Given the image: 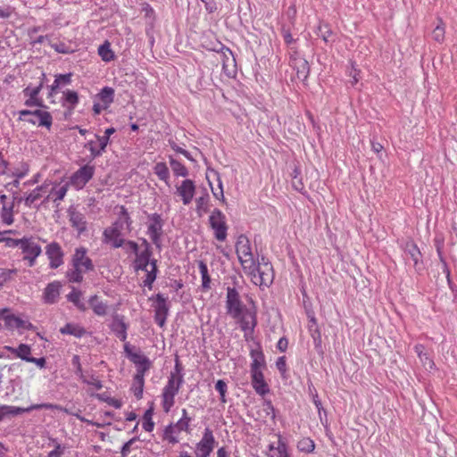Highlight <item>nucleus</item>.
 I'll use <instances>...</instances> for the list:
<instances>
[{
  "mask_svg": "<svg viewBox=\"0 0 457 457\" xmlns=\"http://www.w3.org/2000/svg\"><path fill=\"white\" fill-rule=\"evenodd\" d=\"M175 432H178L177 428H175V425L170 424V425L167 426L164 429V435H163L164 439L168 440L171 444L178 443L179 442L178 438L175 436H173V434Z\"/></svg>",
  "mask_w": 457,
  "mask_h": 457,
  "instance_id": "obj_54",
  "label": "nucleus"
},
{
  "mask_svg": "<svg viewBox=\"0 0 457 457\" xmlns=\"http://www.w3.org/2000/svg\"><path fill=\"white\" fill-rule=\"evenodd\" d=\"M94 396L102 402L107 403L109 405H112L116 409H120L122 405L120 400L112 398L108 396L105 393L96 394Z\"/></svg>",
  "mask_w": 457,
  "mask_h": 457,
  "instance_id": "obj_51",
  "label": "nucleus"
},
{
  "mask_svg": "<svg viewBox=\"0 0 457 457\" xmlns=\"http://www.w3.org/2000/svg\"><path fill=\"white\" fill-rule=\"evenodd\" d=\"M250 373L252 386L259 395L264 396L270 392V387L264 379L262 370L250 371Z\"/></svg>",
  "mask_w": 457,
  "mask_h": 457,
  "instance_id": "obj_20",
  "label": "nucleus"
},
{
  "mask_svg": "<svg viewBox=\"0 0 457 457\" xmlns=\"http://www.w3.org/2000/svg\"><path fill=\"white\" fill-rule=\"evenodd\" d=\"M71 364L74 367V373L82 379L85 376L83 374L82 366L80 363V357L78 354L73 355Z\"/></svg>",
  "mask_w": 457,
  "mask_h": 457,
  "instance_id": "obj_59",
  "label": "nucleus"
},
{
  "mask_svg": "<svg viewBox=\"0 0 457 457\" xmlns=\"http://www.w3.org/2000/svg\"><path fill=\"white\" fill-rule=\"evenodd\" d=\"M62 287V283L58 280L47 284L43 293L44 302L47 304L55 303L59 299Z\"/></svg>",
  "mask_w": 457,
  "mask_h": 457,
  "instance_id": "obj_21",
  "label": "nucleus"
},
{
  "mask_svg": "<svg viewBox=\"0 0 457 457\" xmlns=\"http://www.w3.org/2000/svg\"><path fill=\"white\" fill-rule=\"evenodd\" d=\"M60 333L62 335H71L77 338H81L87 334L85 328L76 323H66L60 328Z\"/></svg>",
  "mask_w": 457,
  "mask_h": 457,
  "instance_id": "obj_29",
  "label": "nucleus"
},
{
  "mask_svg": "<svg viewBox=\"0 0 457 457\" xmlns=\"http://www.w3.org/2000/svg\"><path fill=\"white\" fill-rule=\"evenodd\" d=\"M154 172L159 178V179L169 185L170 171L165 162H157L154 167Z\"/></svg>",
  "mask_w": 457,
  "mask_h": 457,
  "instance_id": "obj_41",
  "label": "nucleus"
},
{
  "mask_svg": "<svg viewBox=\"0 0 457 457\" xmlns=\"http://www.w3.org/2000/svg\"><path fill=\"white\" fill-rule=\"evenodd\" d=\"M148 227H147V234L149 235L153 244L156 246L158 250L162 249V236L163 234V225L164 220L162 218V215L159 213H152L148 214Z\"/></svg>",
  "mask_w": 457,
  "mask_h": 457,
  "instance_id": "obj_4",
  "label": "nucleus"
},
{
  "mask_svg": "<svg viewBox=\"0 0 457 457\" xmlns=\"http://www.w3.org/2000/svg\"><path fill=\"white\" fill-rule=\"evenodd\" d=\"M63 102L62 105L65 106V103L69 104L70 112H72L76 105L79 104V98L76 91L66 90L63 92Z\"/></svg>",
  "mask_w": 457,
  "mask_h": 457,
  "instance_id": "obj_38",
  "label": "nucleus"
},
{
  "mask_svg": "<svg viewBox=\"0 0 457 457\" xmlns=\"http://www.w3.org/2000/svg\"><path fill=\"white\" fill-rule=\"evenodd\" d=\"M238 320L240 328L245 333H253L257 326L256 312L250 309H245L241 316L236 318Z\"/></svg>",
  "mask_w": 457,
  "mask_h": 457,
  "instance_id": "obj_14",
  "label": "nucleus"
},
{
  "mask_svg": "<svg viewBox=\"0 0 457 457\" xmlns=\"http://www.w3.org/2000/svg\"><path fill=\"white\" fill-rule=\"evenodd\" d=\"M7 351L22 361H29L31 357V347L27 344H20L17 347L6 346Z\"/></svg>",
  "mask_w": 457,
  "mask_h": 457,
  "instance_id": "obj_27",
  "label": "nucleus"
},
{
  "mask_svg": "<svg viewBox=\"0 0 457 457\" xmlns=\"http://www.w3.org/2000/svg\"><path fill=\"white\" fill-rule=\"evenodd\" d=\"M98 54L100 55L102 60L106 62H111L115 58V54L111 48V44L107 40L99 46Z\"/></svg>",
  "mask_w": 457,
  "mask_h": 457,
  "instance_id": "obj_39",
  "label": "nucleus"
},
{
  "mask_svg": "<svg viewBox=\"0 0 457 457\" xmlns=\"http://www.w3.org/2000/svg\"><path fill=\"white\" fill-rule=\"evenodd\" d=\"M215 389L220 394V402L223 403H227V399H226V393L228 390L227 383L223 379L217 380V382L215 383Z\"/></svg>",
  "mask_w": 457,
  "mask_h": 457,
  "instance_id": "obj_52",
  "label": "nucleus"
},
{
  "mask_svg": "<svg viewBox=\"0 0 457 457\" xmlns=\"http://www.w3.org/2000/svg\"><path fill=\"white\" fill-rule=\"evenodd\" d=\"M311 337L313 340L314 348L319 354H323L321 333L319 328H311Z\"/></svg>",
  "mask_w": 457,
  "mask_h": 457,
  "instance_id": "obj_44",
  "label": "nucleus"
},
{
  "mask_svg": "<svg viewBox=\"0 0 457 457\" xmlns=\"http://www.w3.org/2000/svg\"><path fill=\"white\" fill-rule=\"evenodd\" d=\"M87 249L80 246L75 249L71 256V269L66 271V278L71 283H81L83 281V273L93 271L95 265L93 261L87 255Z\"/></svg>",
  "mask_w": 457,
  "mask_h": 457,
  "instance_id": "obj_1",
  "label": "nucleus"
},
{
  "mask_svg": "<svg viewBox=\"0 0 457 457\" xmlns=\"http://www.w3.org/2000/svg\"><path fill=\"white\" fill-rule=\"evenodd\" d=\"M145 272H146V275H145V278L143 281V286L147 287L148 289H152L153 284L157 278V273H155L154 270H148Z\"/></svg>",
  "mask_w": 457,
  "mask_h": 457,
  "instance_id": "obj_60",
  "label": "nucleus"
},
{
  "mask_svg": "<svg viewBox=\"0 0 457 457\" xmlns=\"http://www.w3.org/2000/svg\"><path fill=\"white\" fill-rule=\"evenodd\" d=\"M216 444L213 432L210 428H205L202 439L195 445V457H210Z\"/></svg>",
  "mask_w": 457,
  "mask_h": 457,
  "instance_id": "obj_8",
  "label": "nucleus"
},
{
  "mask_svg": "<svg viewBox=\"0 0 457 457\" xmlns=\"http://www.w3.org/2000/svg\"><path fill=\"white\" fill-rule=\"evenodd\" d=\"M46 254L49 259L51 269H57L63 263L64 253L57 242H52L46 247Z\"/></svg>",
  "mask_w": 457,
  "mask_h": 457,
  "instance_id": "obj_12",
  "label": "nucleus"
},
{
  "mask_svg": "<svg viewBox=\"0 0 457 457\" xmlns=\"http://www.w3.org/2000/svg\"><path fill=\"white\" fill-rule=\"evenodd\" d=\"M293 179H292V187L296 190L301 192L304 189L303 183L302 182V179L300 176V171L298 169H295L292 173Z\"/></svg>",
  "mask_w": 457,
  "mask_h": 457,
  "instance_id": "obj_53",
  "label": "nucleus"
},
{
  "mask_svg": "<svg viewBox=\"0 0 457 457\" xmlns=\"http://www.w3.org/2000/svg\"><path fill=\"white\" fill-rule=\"evenodd\" d=\"M19 113V120L27 121L29 124L36 125L37 121L32 119H27V116H36L38 118L37 126L45 127L47 129H50L53 124V117L52 114L46 111V108H38L36 110H29L23 109L18 112Z\"/></svg>",
  "mask_w": 457,
  "mask_h": 457,
  "instance_id": "obj_3",
  "label": "nucleus"
},
{
  "mask_svg": "<svg viewBox=\"0 0 457 457\" xmlns=\"http://www.w3.org/2000/svg\"><path fill=\"white\" fill-rule=\"evenodd\" d=\"M277 436L278 445L276 447V451L278 453V457H290L287 440L280 434H278Z\"/></svg>",
  "mask_w": 457,
  "mask_h": 457,
  "instance_id": "obj_49",
  "label": "nucleus"
},
{
  "mask_svg": "<svg viewBox=\"0 0 457 457\" xmlns=\"http://www.w3.org/2000/svg\"><path fill=\"white\" fill-rule=\"evenodd\" d=\"M29 170V164L27 162H21L20 168L16 169L12 172V175L13 177H16L17 179H22L23 177H25L28 174Z\"/></svg>",
  "mask_w": 457,
  "mask_h": 457,
  "instance_id": "obj_61",
  "label": "nucleus"
},
{
  "mask_svg": "<svg viewBox=\"0 0 457 457\" xmlns=\"http://www.w3.org/2000/svg\"><path fill=\"white\" fill-rule=\"evenodd\" d=\"M115 129L111 127L105 129L104 136L96 135V137L98 141L99 146L103 152H105L106 146L109 144L110 137L115 132Z\"/></svg>",
  "mask_w": 457,
  "mask_h": 457,
  "instance_id": "obj_47",
  "label": "nucleus"
},
{
  "mask_svg": "<svg viewBox=\"0 0 457 457\" xmlns=\"http://www.w3.org/2000/svg\"><path fill=\"white\" fill-rule=\"evenodd\" d=\"M154 407L153 404L145 411L143 416L142 427L147 432H152L154 428V422L153 421Z\"/></svg>",
  "mask_w": 457,
  "mask_h": 457,
  "instance_id": "obj_43",
  "label": "nucleus"
},
{
  "mask_svg": "<svg viewBox=\"0 0 457 457\" xmlns=\"http://www.w3.org/2000/svg\"><path fill=\"white\" fill-rule=\"evenodd\" d=\"M236 252H237L238 258L242 254L249 255V256L253 255L250 241L245 235L241 234L237 237V240L236 243Z\"/></svg>",
  "mask_w": 457,
  "mask_h": 457,
  "instance_id": "obj_30",
  "label": "nucleus"
},
{
  "mask_svg": "<svg viewBox=\"0 0 457 457\" xmlns=\"http://www.w3.org/2000/svg\"><path fill=\"white\" fill-rule=\"evenodd\" d=\"M21 249L25 253L24 256L40 255L42 253L41 246L31 237H24V243H22Z\"/></svg>",
  "mask_w": 457,
  "mask_h": 457,
  "instance_id": "obj_26",
  "label": "nucleus"
},
{
  "mask_svg": "<svg viewBox=\"0 0 457 457\" xmlns=\"http://www.w3.org/2000/svg\"><path fill=\"white\" fill-rule=\"evenodd\" d=\"M1 241L3 243H5V245L7 247H17V246H21L22 243H24V237L22 238H20V239H16V238H12V237H2Z\"/></svg>",
  "mask_w": 457,
  "mask_h": 457,
  "instance_id": "obj_64",
  "label": "nucleus"
},
{
  "mask_svg": "<svg viewBox=\"0 0 457 457\" xmlns=\"http://www.w3.org/2000/svg\"><path fill=\"white\" fill-rule=\"evenodd\" d=\"M404 252L408 258L413 262V267L416 271L420 272L423 270L422 254L413 241L405 243Z\"/></svg>",
  "mask_w": 457,
  "mask_h": 457,
  "instance_id": "obj_16",
  "label": "nucleus"
},
{
  "mask_svg": "<svg viewBox=\"0 0 457 457\" xmlns=\"http://www.w3.org/2000/svg\"><path fill=\"white\" fill-rule=\"evenodd\" d=\"M130 361L137 366L136 374L145 375L152 366V362L148 357L138 352L137 354L130 355Z\"/></svg>",
  "mask_w": 457,
  "mask_h": 457,
  "instance_id": "obj_24",
  "label": "nucleus"
},
{
  "mask_svg": "<svg viewBox=\"0 0 457 457\" xmlns=\"http://www.w3.org/2000/svg\"><path fill=\"white\" fill-rule=\"evenodd\" d=\"M294 70L296 71V77L299 80L304 82L310 74V65L309 62L302 57H294L292 58V66Z\"/></svg>",
  "mask_w": 457,
  "mask_h": 457,
  "instance_id": "obj_23",
  "label": "nucleus"
},
{
  "mask_svg": "<svg viewBox=\"0 0 457 457\" xmlns=\"http://www.w3.org/2000/svg\"><path fill=\"white\" fill-rule=\"evenodd\" d=\"M414 350L424 366H426L429 369H433L435 367V362L429 357L428 353L427 352H425V346L423 345H421V344L416 345L414 346Z\"/></svg>",
  "mask_w": 457,
  "mask_h": 457,
  "instance_id": "obj_36",
  "label": "nucleus"
},
{
  "mask_svg": "<svg viewBox=\"0 0 457 457\" xmlns=\"http://www.w3.org/2000/svg\"><path fill=\"white\" fill-rule=\"evenodd\" d=\"M46 187L47 186L46 184H43L33 189V191L24 199L25 205L31 207L37 200L41 198V192L44 191Z\"/></svg>",
  "mask_w": 457,
  "mask_h": 457,
  "instance_id": "obj_42",
  "label": "nucleus"
},
{
  "mask_svg": "<svg viewBox=\"0 0 457 457\" xmlns=\"http://www.w3.org/2000/svg\"><path fill=\"white\" fill-rule=\"evenodd\" d=\"M169 162L173 174L176 177L187 178L189 174L187 168L172 156H169Z\"/></svg>",
  "mask_w": 457,
  "mask_h": 457,
  "instance_id": "obj_33",
  "label": "nucleus"
},
{
  "mask_svg": "<svg viewBox=\"0 0 457 457\" xmlns=\"http://www.w3.org/2000/svg\"><path fill=\"white\" fill-rule=\"evenodd\" d=\"M256 347L252 348L250 351V357L252 362L250 365V371L262 370L266 368L265 356L260 343H256Z\"/></svg>",
  "mask_w": 457,
  "mask_h": 457,
  "instance_id": "obj_17",
  "label": "nucleus"
},
{
  "mask_svg": "<svg viewBox=\"0 0 457 457\" xmlns=\"http://www.w3.org/2000/svg\"><path fill=\"white\" fill-rule=\"evenodd\" d=\"M88 303L95 314L98 316H104L107 314L108 306L105 303L100 301V298L97 295L90 296L88 299Z\"/></svg>",
  "mask_w": 457,
  "mask_h": 457,
  "instance_id": "obj_31",
  "label": "nucleus"
},
{
  "mask_svg": "<svg viewBox=\"0 0 457 457\" xmlns=\"http://www.w3.org/2000/svg\"><path fill=\"white\" fill-rule=\"evenodd\" d=\"M81 295L82 292L73 287L71 292L67 295V300L72 303L79 311L85 312L87 307L80 300Z\"/></svg>",
  "mask_w": 457,
  "mask_h": 457,
  "instance_id": "obj_40",
  "label": "nucleus"
},
{
  "mask_svg": "<svg viewBox=\"0 0 457 457\" xmlns=\"http://www.w3.org/2000/svg\"><path fill=\"white\" fill-rule=\"evenodd\" d=\"M9 310L4 308L0 310V319L5 321L7 326H14L17 328L27 330H35L36 327L29 320H24L14 314L8 313Z\"/></svg>",
  "mask_w": 457,
  "mask_h": 457,
  "instance_id": "obj_13",
  "label": "nucleus"
},
{
  "mask_svg": "<svg viewBox=\"0 0 457 457\" xmlns=\"http://www.w3.org/2000/svg\"><path fill=\"white\" fill-rule=\"evenodd\" d=\"M219 46L220 48H213V51H216L217 53H221L223 69H226L230 56L232 57V61L235 62L234 54L233 52L228 46L222 45L220 42H219Z\"/></svg>",
  "mask_w": 457,
  "mask_h": 457,
  "instance_id": "obj_45",
  "label": "nucleus"
},
{
  "mask_svg": "<svg viewBox=\"0 0 457 457\" xmlns=\"http://www.w3.org/2000/svg\"><path fill=\"white\" fill-rule=\"evenodd\" d=\"M43 88V82L38 81V84L32 87L30 85L26 87L22 93L27 99L24 102V105L27 107H37V108H46L48 106L45 104L44 99L39 96L41 90Z\"/></svg>",
  "mask_w": 457,
  "mask_h": 457,
  "instance_id": "obj_9",
  "label": "nucleus"
},
{
  "mask_svg": "<svg viewBox=\"0 0 457 457\" xmlns=\"http://www.w3.org/2000/svg\"><path fill=\"white\" fill-rule=\"evenodd\" d=\"M122 222L115 221L111 227L106 228L103 232V242L111 244L113 248L121 247L125 239L121 238Z\"/></svg>",
  "mask_w": 457,
  "mask_h": 457,
  "instance_id": "obj_10",
  "label": "nucleus"
},
{
  "mask_svg": "<svg viewBox=\"0 0 457 457\" xmlns=\"http://www.w3.org/2000/svg\"><path fill=\"white\" fill-rule=\"evenodd\" d=\"M72 76L73 74L71 72L66 74H56L54 75V83L57 85L59 89H61L62 87L68 86L71 83Z\"/></svg>",
  "mask_w": 457,
  "mask_h": 457,
  "instance_id": "obj_50",
  "label": "nucleus"
},
{
  "mask_svg": "<svg viewBox=\"0 0 457 457\" xmlns=\"http://www.w3.org/2000/svg\"><path fill=\"white\" fill-rule=\"evenodd\" d=\"M263 411H265L267 416H270L271 420H275L276 418V410L270 400L264 399L263 401Z\"/></svg>",
  "mask_w": 457,
  "mask_h": 457,
  "instance_id": "obj_62",
  "label": "nucleus"
},
{
  "mask_svg": "<svg viewBox=\"0 0 457 457\" xmlns=\"http://www.w3.org/2000/svg\"><path fill=\"white\" fill-rule=\"evenodd\" d=\"M227 313L232 318L241 316L245 309H247L242 303L238 291L235 287L227 288L226 297Z\"/></svg>",
  "mask_w": 457,
  "mask_h": 457,
  "instance_id": "obj_5",
  "label": "nucleus"
},
{
  "mask_svg": "<svg viewBox=\"0 0 457 457\" xmlns=\"http://www.w3.org/2000/svg\"><path fill=\"white\" fill-rule=\"evenodd\" d=\"M137 258L135 260V270H144L147 271V267L151 262V257L153 255L152 250H144L140 253L136 254Z\"/></svg>",
  "mask_w": 457,
  "mask_h": 457,
  "instance_id": "obj_28",
  "label": "nucleus"
},
{
  "mask_svg": "<svg viewBox=\"0 0 457 457\" xmlns=\"http://www.w3.org/2000/svg\"><path fill=\"white\" fill-rule=\"evenodd\" d=\"M149 300L154 301L153 304L154 308V314L169 315L170 303H168V298L162 294L158 293L154 296H151Z\"/></svg>",
  "mask_w": 457,
  "mask_h": 457,
  "instance_id": "obj_25",
  "label": "nucleus"
},
{
  "mask_svg": "<svg viewBox=\"0 0 457 457\" xmlns=\"http://www.w3.org/2000/svg\"><path fill=\"white\" fill-rule=\"evenodd\" d=\"M95 174V166L85 164L75 171L70 178V183L77 189L83 188Z\"/></svg>",
  "mask_w": 457,
  "mask_h": 457,
  "instance_id": "obj_11",
  "label": "nucleus"
},
{
  "mask_svg": "<svg viewBox=\"0 0 457 457\" xmlns=\"http://www.w3.org/2000/svg\"><path fill=\"white\" fill-rule=\"evenodd\" d=\"M145 375L140 374H135L133 378V384L131 390L134 393L135 397L137 400L142 399L143 397V392H144V386H145Z\"/></svg>",
  "mask_w": 457,
  "mask_h": 457,
  "instance_id": "obj_34",
  "label": "nucleus"
},
{
  "mask_svg": "<svg viewBox=\"0 0 457 457\" xmlns=\"http://www.w3.org/2000/svg\"><path fill=\"white\" fill-rule=\"evenodd\" d=\"M169 145L172 150L176 153L183 154L187 160L190 162H195V160L193 158L191 154L187 151L178 145L174 141L169 140Z\"/></svg>",
  "mask_w": 457,
  "mask_h": 457,
  "instance_id": "obj_58",
  "label": "nucleus"
},
{
  "mask_svg": "<svg viewBox=\"0 0 457 457\" xmlns=\"http://www.w3.org/2000/svg\"><path fill=\"white\" fill-rule=\"evenodd\" d=\"M297 449L302 453H311L315 449V444L311 438L304 437L297 443Z\"/></svg>",
  "mask_w": 457,
  "mask_h": 457,
  "instance_id": "obj_48",
  "label": "nucleus"
},
{
  "mask_svg": "<svg viewBox=\"0 0 457 457\" xmlns=\"http://www.w3.org/2000/svg\"><path fill=\"white\" fill-rule=\"evenodd\" d=\"M242 268L245 273L251 276V278H253V275L256 274L257 270V264L255 263V261L253 259V256L251 255L249 258H244L242 255L238 258Z\"/></svg>",
  "mask_w": 457,
  "mask_h": 457,
  "instance_id": "obj_35",
  "label": "nucleus"
},
{
  "mask_svg": "<svg viewBox=\"0 0 457 457\" xmlns=\"http://www.w3.org/2000/svg\"><path fill=\"white\" fill-rule=\"evenodd\" d=\"M208 202H209V195L206 194L205 195L200 196L196 199V210L198 212H208Z\"/></svg>",
  "mask_w": 457,
  "mask_h": 457,
  "instance_id": "obj_56",
  "label": "nucleus"
},
{
  "mask_svg": "<svg viewBox=\"0 0 457 457\" xmlns=\"http://www.w3.org/2000/svg\"><path fill=\"white\" fill-rule=\"evenodd\" d=\"M68 216L71 227L78 231L79 235L83 234L87 230V220L83 213L78 212L72 207H70L68 209Z\"/></svg>",
  "mask_w": 457,
  "mask_h": 457,
  "instance_id": "obj_19",
  "label": "nucleus"
},
{
  "mask_svg": "<svg viewBox=\"0 0 457 457\" xmlns=\"http://www.w3.org/2000/svg\"><path fill=\"white\" fill-rule=\"evenodd\" d=\"M68 188H69V184L68 183L63 185V186H62L57 190H55L54 188H52V190L50 192V195H54L55 197L54 198V202H57V201L62 200L64 198V196L66 195Z\"/></svg>",
  "mask_w": 457,
  "mask_h": 457,
  "instance_id": "obj_57",
  "label": "nucleus"
},
{
  "mask_svg": "<svg viewBox=\"0 0 457 457\" xmlns=\"http://www.w3.org/2000/svg\"><path fill=\"white\" fill-rule=\"evenodd\" d=\"M274 279L273 267L270 262H258L256 274L252 278L253 284L259 287H270Z\"/></svg>",
  "mask_w": 457,
  "mask_h": 457,
  "instance_id": "obj_7",
  "label": "nucleus"
},
{
  "mask_svg": "<svg viewBox=\"0 0 457 457\" xmlns=\"http://www.w3.org/2000/svg\"><path fill=\"white\" fill-rule=\"evenodd\" d=\"M115 91L111 87H103L100 92L96 96V98L99 99L104 107H109L114 101Z\"/></svg>",
  "mask_w": 457,
  "mask_h": 457,
  "instance_id": "obj_32",
  "label": "nucleus"
},
{
  "mask_svg": "<svg viewBox=\"0 0 457 457\" xmlns=\"http://www.w3.org/2000/svg\"><path fill=\"white\" fill-rule=\"evenodd\" d=\"M432 37L435 41L442 43L445 39V28L437 25L432 32Z\"/></svg>",
  "mask_w": 457,
  "mask_h": 457,
  "instance_id": "obj_63",
  "label": "nucleus"
},
{
  "mask_svg": "<svg viewBox=\"0 0 457 457\" xmlns=\"http://www.w3.org/2000/svg\"><path fill=\"white\" fill-rule=\"evenodd\" d=\"M192 418L188 416L187 411L186 409H182V417L174 425L177 428L178 433L181 431H185L187 433L191 432L190 422Z\"/></svg>",
  "mask_w": 457,
  "mask_h": 457,
  "instance_id": "obj_37",
  "label": "nucleus"
},
{
  "mask_svg": "<svg viewBox=\"0 0 457 457\" xmlns=\"http://www.w3.org/2000/svg\"><path fill=\"white\" fill-rule=\"evenodd\" d=\"M211 228L214 230L215 238L219 241H224L227 238L228 226L226 217L223 212L215 208L209 218Z\"/></svg>",
  "mask_w": 457,
  "mask_h": 457,
  "instance_id": "obj_6",
  "label": "nucleus"
},
{
  "mask_svg": "<svg viewBox=\"0 0 457 457\" xmlns=\"http://www.w3.org/2000/svg\"><path fill=\"white\" fill-rule=\"evenodd\" d=\"M51 406L48 405H42V403H36L31 404L30 406L27 408L22 407H17V406H9V405H3L0 406V409L2 410L3 418L6 415H12V416H17L25 412H30L34 410H43V408H50Z\"/></svg>",
  "mask_w": 457,
  "mask_h": 457,
  "instance_id": "obj_22",
  "label": "nucleus"
},
{
  "mask_svg": "<svg viewBox=\"0 0 457 457\" xmlns=\"http://www.w3.org/2000/svg\"><path fill=\"white\" fill-rule=\"evenodd\" d=\"M177 193L181 196L182 202L185 205L191 203L195 193V185L192 179H185L181 185L177 187Z\"/></svg>",
  "mask_w": 457,
  "mask_h": 457,
  "instance_id": "obj_18",
  "label": "nucleus"
},
{
  "mask_svg": "<svg viewBox=\"0 0 457 457\" xmlns=\"http://www.w3.org/2000/svg\"><path fill=\"white\" fill-rule=\"evenodd\" d=\"M110 328L120 341H126L129 324L125 322V317L123 315L118 313L112 315V320L110 324Z\"/></svg>",
  "mask_w": 457,
  "mask_h": 457,
  "instance_id": "obj_15",
  "label": "nucleus"
},
{
  "mask_svg": "<svg viewBox=\"0 0 457 457\" xmlns=\"http://www.w3.org/2000/svg\"><path fill=\"white\" fill-rule=\"evenodd\" d=\"M85 147L87 148L90 152V160H94L97 157H100L104 153L103 150H101V147L99 145L98 147H96L95 145V142L92 140L87 142L85 145Z\"/></svg>",
  "mask_w": 457,
  "mask_h": 457,
  "instance_id": "obj_55",
  "label": "nucleus"
},
{
  "mask_svg": "<svg viewBox=\"0 0 457 457\" xmlns=\"http://www.w3.org/2000/svg\"><path fill=\"white\" fill-rule=\"evenodd\" d=\"M184 378L181 377L175 378V373H170L168 382L164 386L162 394V408L165 412H169L175 403V396L179 393Z\"/></svg>",
  "mask_w": 457,
  "mask_h": 457,
  "instance_id": "obj_2",
  "label": "nucleus"
},
{
  "mask_svg": "<svg viewBox=\"0 0 457 457\" xmlns=\"http://www.w3.org/2000/svg\"><path fill=\"white\" fill-rule=\"evenodd\" d=\"M13 208L14 203H12L10 206L3 205L1 218L4 224L11 225L13 223Z\"/></svg>",
  "mask_w": 457,
  "mask_h": 457,
  "instance_id": "obj_46",
  "label": "nucleus"
}]
</instances>
